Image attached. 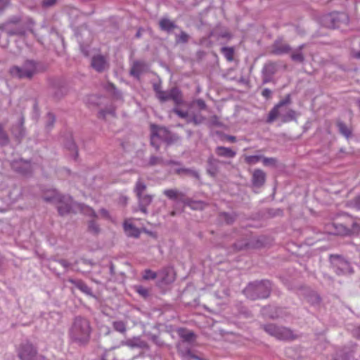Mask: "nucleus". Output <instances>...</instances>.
Returning <instances> with one entry per match:
<instances>
[{
    "instance_id": "nucleus-1",
    "label": "nucleus",
    "mask_w": 360,
    "mask_h": 360,
    "mask_svg": "<svg viewBox=\"0 0 360 360\" xmlns=\"http://www.w3.org/2000/svg\"><path fill=\"white\" fill-rule=\"evenodd\" d=\"M91 332L89 321L86 318L77 316L70 328L69 335L72 342L79 345H85L89 342Z\"/></svg>"
},
{
    "instance_id": "nucleus-2",
    "label": "nucleus",
    "mask_w": 360,
    "mask_h": 360,
    "mask_svg": "<svg viewBox=\"0 0 360 360\" xmlns=\"http://www.w3.org/2000/svg\"><path fill=\"white\" fill-rule=\"evenodd\" d=\"M291 98L288 94L285 98L278 102L269 112L266 122L272 123L276 119H280L282 122H288L295 119V111L289 108Z\"/></svg>"
},
{
    "instance_id": "nucleus-3",
    "label": "nucleus",
    "mask_w": 360,
    "mask_h": 360,
    "mask_svg": "<svg viewBox=\"0 0 360 360\" xmlns=\"http://www.w3.org/2000/svg\"><path fill=\"white\" fill-rule=\"evenodd\" d=\"M39 72V64L33 60H27L22 65H13L9 69L10 75L20 79H31Z\"/></svg>"
},
{
    "instance_id": "nucleus-4",
    "label": "nucleus",
    "mask_w": 360,
    "mask_h": 360,
    "mask_svg": "<svg viewBox=\"0 0 360 360\" xmlns=\"http://www.w3.org/2000/svg\"><path fill=\"white\" fill-rule=\"evenodd\" d=\"M271 285L269 281L264 280L249 283L243 290L245 295L252 300L264 299L269 296Z\"/></svg>"
},
{
    "instance_id": "nucleus-5",
    "label": "nucleus",
    "mask_w": 360,
    "mask_h": 360,
    "mask_svg": "<svg viewBox=\"0 0 360 360\" xmlns=\"http://www.w3.org/2000/svg\"><path fill=\"white\" fill-rule=\"evenodd\" d=\"M269 335L280 340L291 341L297 338V335L289 328L269 323L262 326Z\"/></svg>"
},
{
    "instance_id": "nucleus-6",
    "label": "nucleus",
    "mask_w": 360,
    "mask_h": 360,
    "mask_svg": "<svg viewBox=\"0 0 360 360\" xmlns=\"http://www.w3.org/2000/svg\"><path fill=\"white\" fill-rule=\"evenodd\" d=\"M179 139L180 137L178 135L172 134L165 127H153L152 129L150 143L156 150L160 148V141L172 143Z\"/></svg>"
},
{
    "instance_id": "nucleus-7",
    "label": "nucleus",
    "mask_w": 360,
    "mask_h": 360,
    "mask_svg": "<svg viewBox=\"0 0 360 360\" xmlns=\"http://www.w3.org/2000/svg\"><path fill=\"white\" fill-rule=\"evenodd\" d=\"M321 22L322 25L328 28L340 27L342 25L349 23V17L345 13L334 12L323 15Z\"/></svg>"
},
{
    "instance_id": "nucleus-8",
    "label": "nucleus",
    "mask_w": 360,
    "mask_h": 360,
    "mask_svg": "<svg viewBox=\"0 0 360 360\" xmlns=\"http://www.w3.org/2000/svg\"><path fill=\"white\" fill-rule=\"evenodd\" d=\"M158 99L161 103L172 100L176 105H179L184 102L182 93L177 87H173L169 90L160 92Z\"/></svg>"
},
{
    "instance_id": "nucleus-9",
    "label": "nucleus",
    "mask_w": 360,
    "mask_h": 360,
    "mask_svg": "<svg viewBox=\"0 0 360 360\" xmlns=\"http://www.w3.org/2000/svg\"><path fill=\"white\" fill-rule=\"evenodd\" d=\"M18 356L20 360H37V349L31 343H22L18 349Z\"/></svg>"
},
{
    "instance_id": "nucleus-10",
    "label": "nucleus",
    "mask_w": 360,
    "mask_h": 360,
    "mask_svg": "<svg viewBox=\"0 0 360 360\" xmlns=\"http://www.w3.org/2000/svg\"><path fill=\"white\" fill-rule=\"evenodd\" d=\"M330 259L335 271L338 275H345L353 272L349 263L340 256H331Z\"/></svg>"
},
{
    "instance_id": "nucleus-11",
    "label": "nucleus",
    "mask_w": 360,
    "mask_h": 360,
    "mask_svg": "<svg viewBox=\"0 0 360 360\" xmlns=\"http://www.w3.org/2000/svg\"><path fill=\"white\" fill-rule=\"evenodd\" d=\"M11 167L15 172L25 175L30 174L32 171L31 162L23 159L13 160L11 162Z\"/></svg>"
},
{
    "instance_id": "nucleus-12",
    "label": "nucleus",
    "mask_w": 360,
    "mask_h": 360,
    "mask_svg": "<svg viewBox=\"0 0 360 360\" xmlns=\"http://www.w3.org/2000/svg\"><path fill=\"white\" fill-rule=\"evenodd\" d=\"M60 200H57L58 211L60 215L68 214L72 206V199L69 195H60Z\"/></svg>"
},
{
    "instance_id": "nucleus-13",
    "label": "nucleus",
    "mask_w": 360,
    "mask_h": 360,
    "mask_svg": "<svg viewBox=\"0 0 360 360\" xmlns=\"http://www.w3.org/2000/svg\"><path fill=\"white\" fill-rule=\"evenodd\" d=\"M148 70V65L143 60L133 61L131 69L130 75L134 77L139 79L141 75Z\"/></svg>"
},
{
    "instance_id": "nucleus-14",
    "label": "nucleus",
    "mask_w": 360,
    "mask_h": 360,
    "mask_svg": "<svg viewBox=\"0 0 360 360\" xmlns=\"http://www.w3.org/2000/svg\"><path fill=\"white\" fill-rule=\"evenodd\" d=\"M291 50L290 46L282 39H277L272 45V53L276 55L285 54Z\"/></svg>"
},
{
    "instance_id": "nucleus-15",
    "label": "nucleus",
    "mask_w": 360,
    "mask_h": 360,
    "mask_svg": "<svg viewBox=\"0 0 360 360\" xmlns=\"http://www.w3.org/2000/svg\"><path fill=\"white\" fill-rule=\"evenodd\" d=\"M91 66L97 72H101L108 68V63L104 56L97 55L92 58Z\"/></svg>"
},
{
    "instance_id": "nucleus-16",
    "label": "nucleus",
    "mask_w": 360,
    "mask_h": 360,
    "mask_svg": "<svg viewBox=\"0 0 360 360\" xmlns=\"http://www.w3.org/2000/svg\"><path fill=\"white\" fill-rule=\"evenodd\" d=\"M121 345L123 346H127L131 349L134 348H140V349H145L148 348L147 343L142 340L139 337H134L130 339H127L124 341L121 342Z\"/></svg>"
},
{
    "instance_id": "nucleus-17",
    "label": "nucleus",
    "mask_w": 360,
    "mask_h": 360,
    "mask_svg": "<svg viewBox=\"0 0 360 360\" xmlns=\"http://www.w3.org/2000/svg\"><path fill=\"white\" fill-rule=\"evenodd\" d=\"M266 181V174L260 169H255L252 172V183L255 187L262 186Z\"/></svg>"
},
{
    "instance_id": "nucleus-18",
    "label": "nucleus",
    "mask_w": 360,
    "mask_h": 360,
    "mask_svg": "<svg viewBox=\"0 0 360 360\" xmlns=\"http://www.w3.org/2000/svg\"><path fill=\"white\" fill-rule=\"evenodd\" d=\"M220 161L214 158L213 156H210L207 160V173L212 177L217 176L219 171V164Z\"/></svg>"
},
{
    "instance_id": "nucleus-19",
    "label": "nucleus",
    "mask_w": 360,
    "mask_h": 360,
    "mask_svg": "<svg viewBox=\"0 0 360 360\" xmlns=\"http://www.w3.org/2000/svg\"><path fill=\"white\" fill-rule=\"evenodd\" d=\"M23 124L24 118L21 117L20 122L16 125H13L11 128V133L19 143L25 136V130L23 127Z\"/></svg>"
},
{
    "instance_id": "nucleus-20",
    "label": "nucleus",
    "mask_w": 360,
    "mask_h": 360,
    "mask_svg": "<svg viewBox=\"0 0 360 360\" xmlns=\"http://www.w3.org/2000/svg\"><path fill=\"white\" fill-rule=\"evenodd\" d=\"M123 228L124 232L128 236L133 238H139L140 236V229L136 227L131 222H130L129 219L124 221L123 224Z\"/></svg>"
},
{
    "instance_id": "nucleus-21",
    "label": "nucleus",
    "mask_w": 360,
    "mask_h": 360,
    "mask_svg": "<svg viewBox=\"0 0 360 360\" xmlns=\"http://www.w3.org/2000/svg\"><path fill=\"white\" fill-rule=\"evenodd\" d=\"M215 153L219 157L226 158H233L236 155V152L231 148L224 146H217L215 148Z\"/></svg>"
},
{
    "instance_id": "nucleus-22",
    "label": "nucleus",
    "mask_w": 360,
    "mask_h": 360,
    "mask_svg": "<svg viewBox=\"0 0 360 360\" xmlns=\"http://www.w3.org/2000/svg\"><path fill=\"white\" fill-rule=\"evenodd\" d=\"M336 126L338 127L339 133L341 134L347 139H349L352 137V129L350 127L347 126L344 122L340 120H337Z\"/></svg>"
},
{
    "instance_id": "nucleus-23",
    "label": "nucleus",
    "mask_w": 360,
    "mask_h": 360,
    "mask_svg": "<svg viewBox=\"0 0 360 360\" xmlns=\"http://www.w3.org/2000/svg\"><path fill=\"white\" fill-rule=\"evenodd\" d=\"M68 282L73 284L77 288L81 290L82 292L86 295H91V289L82 280H75L73 278H69Z\"/></svg>"
},
{
    "instance_id": "nucleus-24",
    "label": "nucleus",
    "mask_w": 360,
    "mask_h": 360,
    "mask_svg": "<svg viewBox=\"0 0 360 360\" xmlns=\"http://www.w3.org/2000/svg\"><path fill=\"white\" fill-rule=\"evenodd\" d=\"M160 28L165 32H170L178 26L167 18H162L159 22Z\"/></svg>"
},
{
    "instance_id": "nucleus-25",
    "label": "nucleus",
    "mask_w": 360,
    "mask_h": 360,
    "mask_svg": "<svg viewBox=\"0 0 360 360\" xmlns=\"http://www.w3.org/2000/svg\"><path fill=\"white\" fill-rule=\"evenodd\" d=\"M60 194L56 190H51L45 193L43 195L44 201L56 204L57 200H60Z\"/></svg>"
},
{
    "instance_id": "nucleus-26",
    "label": "nucleus",
    "mask_w": 360,
    "mask_h": 360,
    "mask_svg": "<svg viewBox=\"0 0 360 360\" xmlns=\"http://www.w3.org/2000/svg\"><path fill=\"white\" fill-rule=\"evenodd\" d=\"M305 45L302 44L299 46V47L293 51V52L290 55L291 59L297 63H303L304 60V56L303 55L302 50L304 48Z\"/></svg>"
},
{
    "instance_id": "nucleus-27",
    "label": "nucleus",
    "mask_w": 360,
    "mask_h": 360,
    "mask_svg": "<svg viewBox=\"0 0 360 360\" xmlns=\"http://www.w3.org/2000/svg\"><path fill=\"white\" fill-rule=\"evenodd\" d=\"M206 118L201 113H192L188 118L187 123H193L194 125H200L205 121Z\"/></svg>"
},
{
    "instance_id": "nucleus-28",
    "label": "nucleus",
    "mask_w": 360,
    "mask_h": 360,
    "mask_svg": "<svg viewBox=\"0 0 360 360\" xmlns=\"http://www.w3.org/2000/svg\"><path fill=\"white\" fill-rule=\"evenodd\" d=\"M147 188V186L145 182L140 178L137 180L135 184L134 191L136 193V197L144 194Z\"/></svg>"
},
{
    "instance_id": "nucleus-29",
    "label": "nucleus",
    "mask_w": 360,
    "mask_h": 360,
    "mask_svg": "<svg viewBox=\"0 0 360 360\" xmlns=\"http://www.w3.org/2000/svg\"><path fill=\"white\" fill-rule=\"evenodd\" d=\"M10 143V139L4 130V126L0 123V146H6Z\"/></svg>"
},
{
    "instance_id": "nucleus-30",
    "label": "nucleus",
    "mask_w": 360,
    "mask_h": 360,
    "mask_svg": "<svg viewBox=\"0 0 360 360\" xmlns=\"http://www.w3.org/2000/svg\"><path fill=\"white\" fill-rule=\"evenodd\" d=\"M161 274L163 275L162 277V281L164 283H172L174 280V277L173 275V271L172 269H165Z\"/></svg>"
},
{
    "instance_id": "nucleus-31",
    "label": "nucleus",
    "mask_w": 360,
    "mask_h": 360,
    "mask_svg": "<svg viewBox=\"0 0 360 360\" xmlns=\"http://www.w3.org/2000/svg\"><path fill=\"white\" fill-rule=\"evenodd\" d=\"M277 70V66L274 63H266L262 70V74L269 75L273 77Z\"/></svg>"
},
{
    "instance_id": "nucleus-32",
    "label": "nucleus",
    "mask_w": 360,
    "mask_h": 360,
    "mask_svg": "<svg viewBox=\"0 0 360 360\" xmlns=\"http://www.w3.org/2000/svg\"><path fill=\"white\" fill-rule=\"evenodd\" d=\"M189 39L190 36L183 30H181L179 34L175 35V41L176 44H186Z\"/></svg>"
},
{
    "instance_id": "nucleus-33",
    "label": "nucleus",
    "mask_w": 360,
    "mask_h": 360,
    "mask_svg": "<svg viewBox=\"0 0 360 360\" xmlns=\"http://www.w3.org/2000/svg\"><path fill=\"white\" fill-rule=\"evenodd\" d=\"M262 155H245V162L249 165H254L262 161Z\"/></svg>"
},
{
    "instance_id": "nucleus-34",
    "label": "nucleus",
    "mask_w": 360,
    "mask_h": 360,
    "mask_svg": "<svg viewBox=\"0 0 360 360\" xmlns=\"http://www.w3.org/2000/svg\"><path fill=\"white\" fill-rule=\"evenodd\" d=\"M165 160L162 157H158L155 155H151L148 160V165L150 166L161 165L165 166Z\"/></svg>"
},
{
    "instance_id": "nucleus-35",
    "label": "nucleus",
    "mask_w": 360,
    "mask_h": 360,
    "mask_svg": "<svg viewBox=\"0 0 360 360\" xmlns=\"http://www.w3.org/2000/svg\"><path fill=\"white\" fill-rule=\"evenodd\" d=\"M99 225L96 222L95 220H90L88 223V231L92 234L96 235L100 233Z\"/></svg>"
},
{
    "instance_id": "nucleus-36",
    "label": "nucleus",
    "mask_w": 360,
    "mask_h": 360,
    "mask_svg": "<svg viewBox=\"0 0 360 360\" xmlns=\"http://www.w3.org/2000/svg\"><path fill=\"white\" fill-rule=\"evenodd\" d=\"M139 205L148 206L153 200V196L148 194H143L137 197Z\"/></svg>"
},
{
    "instance_id": "nucleus-37",
    "label": "nucleus",
    "mask_w": 360,
    "mask_h": 360,
    "mask_svg": "<svg viewBox=\"0 0 360 360\" xmlns=\"http://www.w3.org/2000/svg\"><path fill=\"white\" fill-rule=\"evenodd\" d=\"M112 326L115 330L120 333H125L127 330L126 323L122 321H114Z\"/></svg>"
},
{
    "instance_id": "nucleus-38",
    "label": "nucleus",
    "mask_w": 360,
    "mask_h": 360,
    "mask_svg": "<svg viewBox=\"0 0 360 360\" xmlns=\"http://www.w3.org/2000/svg\"><path fill=\"white\" fill-rule=\"evenodd\" d=\"M221 52L224 54V57L229 61H232L233 60V49L231 47H222L221 49Z\"/></svg>"
},
{
    "instance_id": "nucleus-39",
    "label": "nucleus",
    "mask_w": 360,
    "mask_h": 360,
    "mask_svg": "<svg viewBox=\"0 0 360 360\" xmlns=\"http://www.w3.org/2000/svg\"><path fill=\"white\" fill-rule=\"evenodd\" d=\"M180 337L186 342H191L193 340L194 338V333L191 331H186L184 330H181L179 332Z\"/></svg>"
},
{
    "instance_id": "nucleus-40",
    "label": "nucleus",
    "mask_w": 360,
    "mask_h": 360,
    "mask_svg": "<svg viewBox=\"0 0 360 360\" xmlns=\"http://www.w3.org/2000/svg\"><path fill=\"white\" fill-rule=\"evenodd\" d=\"M55 262H58L61 266H63L64 268H68L71 266H76L78 264V261H75L72 264L69 263L68 261L65 259H59V260H52L49 263V267L51 268L52 265Z\"/></svg>"
},
{
    "instance_id": "nucleus-41",
    "label": "nucleus",
    "mask_w": 360,
    "mask_h": 360,
    "mask_svg": "<svg viewBox=\"0 0 360 360\" xmlns=\"http://www.w3.org/2000/svg\"><path fill=\"white\" fill-rule=\"evenodd\" d=\"M333 360H350V354L342 350H340L335 353Z\"/></svg>"
},
{
    "instance_id": "nucleus-42",
    "label": "nucleus",
    "mask_w": 360,
    "mask_h": 360,
    "mask_svg": "<svg viewBox=\"0 0 360 360\" xmlns=\"http://www.w3.org/2000/svg\"><path fill=\"white\" fill-rule=\"evenodd\" d=\"M165 195L172 200H175L178 198L179 192L176 189H166L163 191Z\"/></svg>"
},
{
    "instance_id": "nucleus-43",
    "label": "nucleus",
    "mask_w": 360,
    "mask_h": 360,
    "mask_svg": "<svg viewBox=\"0 0 360 360\" xmlns=\"http://www.w3.org/2000/svg\"><path fill=\"white\" fill-rule=\"evenodd\" d=\"M107 115H115V109L114 107L106 108L99 112V117L105 118Z\"/></svg>"
},
{
    "instance_id": "nucleus-44",
    "label": "nucleus",
    "mask_w": 360,
    "mask_h": 360,
    "mask_svg": "<svg viewBox=\"0 0 360 360\" xmlns=\"http://www.w3.org/2000/svg\"><path fill=\"white\" fill-rule=\"evenodd\" d=\"M262 162L264 166H272L276 165L277 160L274 158H266L262 155Z\"/></svg>"
},
{
    "instance_id": "nucleus-45",
    "label": "nucleus",
    "mask_w": 360,
    "mask_h": 360,
    "mask_svg": "<svg viewBox=\"0 0 360 360\" xmlns=\"http://www.w3.org/2000/svg\"><path fill=\"white\" fill-rule=\"evenodd\" d=\"M172 112L177 115L179 117L186 119L190 118V115L187 111L180 110L177 106L172 109Z\"/></svg>"
},
{
    "instance_id": "nucleus-46",
    "label": "nucleus",
    "mask_w": 360,
    "mask_h": 360,
    "mask_svg": "<svg viewBox=\"0 0 360 360\" xmlns=\"http://www.w3.org/2000/svg\"><path fill=\"white\" fill-rule=\"evenodd\" d=\"M208 124L210 127H221L222 125L219 118L217 115H212L210 117Z\"/></svg>"
},
{
    "instance_id": "nucleus-47",
    "label": "nucleus",
    "mask_w": 360,
    "mask_h": 360,
    "mask_svg": "<svg viewBox=\"0 0 360 360\" xmlns=\"http://www.w3.org/2000/svg\"><path fill=\"white\" fill-rule=\"evenodd\" d=\"M157 274L150 269H146L143 274V278L144 280H153L156 278Z\"/></svg>"
},
{
    "instance_id": "nucleus-48",
    "label": "nucleus",
    "mask_w": 360,
    "mask_h": 360,
    "mask_svg": "<svg viewBox=\"0 0 360 360\" xmlns=\"http://www.w3.org/2000/svg\"><path fill=\"white\" fill-rule=\"evenodd\" d=\"M58 0H41V6L44 8H49L54 6Z\"/></svg>"
},
{
    "instance_id": "nucleus-49",
    "label": "nucleus",
    "mask_w": 360,
    "mask_h": 360,
    "mask_svg": "<svg viewBox=\"0 0 360 360\" xmlns=\"http://www.w3.org/2000/svg\"><path fill=\"white\" fill-rule=\"evenodd\" d=\"M55 116L53 113L49 112L47 114V122H46V127L48 128H51L53 123L55 122Z\"/></svg>"
},
{
    "instance_id": "nucleus-50",
    "label": "nucleus",
    "mask_w": 360,
    "mask_h": 360,
    "mask_svg": "<svg viewBox=\"0 0 360 360\" xmlns=\"http://www.w3.org/2000/svg\"><path fill=\"white\" fill-rule=\"evenodd\" d=\"M67 147L70 150L75 153V158L76 159L78 153L75 143L72 141H70L67 144Z\"/></svg>"
},
{
    "instance_id": "nucleus-51",
    "label": "nucleus",
    "mask_w": 360,
    "mask_h": 360,
    "mask_svg": "<svg viewBox=\"0 0 360 360\" xmlns=\"http://www.w3.org/2000/svg\"><path fill=\"white\" fill-rule=\"evenodd\" d=\"M221 217L223 219L226 221L227 224H231L235 220V217L232 214H228V213H223L221 214Z\"/></svg>"
},
{
    "instance_id": "nucleus-52",
    "label": "nucleus",
    "mask_w": 360,
    "mask_h": 360,
    "mask_svg": "<svg viewBox=\"0 0 360 360\" xmlns=\"http://www.w3.org/2000/svg\"><path fill=\"white\" fill-rule=\"evenodd\" d=\"M20 21L21 18L20 16H13L8 20L5 25H8L9 24H18L20 22Z\"/></svg>"
},
{
    "instance_id": "nucleus-53",
    "label": "nucleus",
    "mask_w": 360,
    "mask_h": 360,
    "mask_svg": "<svg viewBox=\"0 0 360 360\" xmlns=\"http://www.w3.org/2000/svg\"><path fill=\"white\" fill-rule=\"evenodd\" d=\"M184 174L191 176L196 179H199V177H200V175L197 171L191 169H188V168H186V170H185V172Z\"/></svg>"
},
{
    "instance_id": "nucleus-54",
    "label": "nucleus",
    "mask_w": 360,
    "mask_h": 360,
    "mask_svg": "<svg viewBox=\"0 0 360 360\" xmlns=\"http://www.w3.org/2000/svg\"><path fill=\"white\" fill-rule=\"evenodd\" d=\"M153 90L155 93V96L157 98L160 95V92H163L164 91L161 88V84L160 83H155L153 85Z\"/></svg>"
},
{
    "instance_id": "nucleus-55",
    "label": "nucleus",
    "mask_w": 360,
    "mask_h": 360,
    "mask_svg": "<svg viewBox=\"0 0 360 360\" xmlns=\"http://www.w3.org/2000/svg\"><path fill=\"white\" fill-rule=\"evenodd\" d=\"M136 291L143 297H146L148 295V290L146 288H143L142 286L136 287Z\"/></svg>"
},
{
    "instance_id": "nucleus-56",
    "label": "nucleus",
    "mask_w": 360,
    "mask_h": 360,
    "mask_svg": "<svg viewBox=\"0 0 360 360\" xmlns=\"http://www.w3.org/2000/svg\"><path fill=\"white\" fill-rule=\"evenodd\" d=\"M84 212L86 215H88L89 217H92L93 218L97 217V214H96V212L91 207H87L86 208V210H84Z\"/></svg>"
},
{
    "instance_id": "nucleus-57",
    "label": "nucleus",
    "mask_w": 360,
    "mask_h": 360,
    "mask_svg": "<svg viewBox=\"0 0 360 360\" xmlns=\"http://www.w3.org/2000/svg\"><path fill=\"white\" fill-rule=\"evenodd\" d=\"M272 91L269 89H264L262 91V95L266 99H269L271 97Z\"/></svg>"
},
{
    "instance_id": "nucleus-58",
    "label": "nucleus",
    "mask_w": 360,
    "mask_h": 360,
    "mask_svg": "<svg viewBox=\"0 0 360 360\" xmlns=\"http://www.w3.org/2000/svg\"><path fill=\"white\" fill-rule=\"evenodd\" d=\"M352 203L354 205V207L355 208H356L357 210H360V195L355 197L352 200Z\"/></svg>"
},
{
    "instance_id": "nucleus-59",
    "label": "nucleus",
    "mask_w": 360,
    "mask_h": 360,
    "mask_svg": "<svg viewBox=\"0 0 360 360\" xmlns=\"http://www.w3.org/2000/svg\"><path fill=\"white\" fill-rule=\"evenodd\" d=\"M10 0H0V11H4L9 4Z\"/></svg>"
},
{
    "instance_id": "nucleus-60",
    "label": "nucleus",
    "mask_w": 360,
    "mask_h": 360,
    "mask_svg": "<svg viewBox=\"0 0 360 360\" xmlns=\"http://www.w3.org/2000/svg\"><path fill=\"white\" fill-rule=\"evenodd\" d=\"M196 104L202 110L205 109L207 107L205 102L202 99H198L196 101Z\"/></svg>"
},
{
    "instance_id": "nucleus-61",
    "label": "nucleus",
    "mask_w": 360,
    "mask_h": 360,
    "mask_svg": "<svg viewBox=\"0 0 360 360\" xmlns=\"http://www.w3.org/2000/svg\"><path fill=\"white\" fill-rule=\"evenodd\" d=\"M271 78H272V76H271V75L262 74L263 84H266V83L269 82L271 80Z\"/></svg>"
},
{
    "instance_id": "nucleus-62",
    "label": "nucleus",
    "mask_w": 360,
    "mask_h": 360,
    "mask_svg": "<svg viewBox=\"0 0 360 360\" xmlns=\"http://www.w3.org/2000/svg\"><path fill=\"white\" fill-rule=\"evenodd\" d=\"M202 202L200 201L192 202L190 206L193 209L201 208Z\"/></svg>"
},
{
    "instance_id": "nucleus-63",
    "label": "nucleus",
    "mask_w": 360,
    "mask_h": 360,
    "mask_svg": "<svg viewBox=\"0 0 360 360\" xmlns=\"http://www.w3.org/2000/svg\"><path fill=\"white\" fill-rule=\"evenodd\" d=\"M181 165V162H178V161L172 160H165V166H166V165Z\"/></svg>"
},
{
    "instance_id": "nucleus-64",
    "label": "nucleus",
    "mask_w": 360,
    "mask_h": 360,
    "mask_svg": "<svg viewBox=\"0 0 360 360\" xmlns=\"http://www.w3.org/2000/svg\"><path fill=\"white\" fill-rule=\"evenodd\" d=\"M100 214L103 217H105L107 219L110 218V214H109L108 211L107 210L104 209V208L100 210Z\"/></svg>"
}]
</instances>
